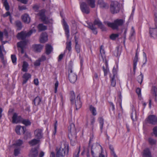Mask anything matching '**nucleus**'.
Instances as JSON below:
<instances>
[{
	"mask_svg": "<svg viewBox=\"0 0 157 157\" xmlns=\"http://www.w3.org/2000/svg\"><path fill=\"white\" fill-rule=\"evenodd\" d=\"M69 147L68 144L66 142H62L60 147L56 148V157H62L67 154L69 151Z\"/></svg>",
	"mask_w": 157,
	"mask_h": 157,
	"instance_id": "f257e3e1",
	"label": "nucleus"
},
{
	"mask_svg": "<svg viewBox=\"0 0 157 157\" xmlns=\"http://www.w3.org/2000/svg\"><path fill=\"white\" fill-rule=\"evenodd\" d=\"M69 133L68 137L70 139L71 144L72 146L74 145L77 141L76 131L75 124L72 123L68 127Z\"/></svg>",
	"mask_w": 157,
	"mask_h": 157,
	"instance_id": "f03ea898",
	"label": "nucleus"
},
{
	"mask_svg": "<svg viewBox=\"0 0 157 157\" xmlns=\"http://www.w3.org/2000/svg\"><path fill=\"white\" fill-rule=\"evenodd\" d=\"M100 147L101 148V150H102V147L99 144L97 143L93 144L92 146L89 145L88 146V148L85 149L84 147V150L81 153V155H83L84 154L85 152H86V156L87 157H90L89 154L90 150H91V155L93 157H97L94 155V152L97 151L98 148H99V147Z\"/></svg>",
	"mask_w": 157,
	"mask_h": 157,
	"instance_id": "7ed1b4c3",
	"label": "nucleus"
},
{
	"mask_svg": "<svg viewBox=\"0 0 157 157\" xmlns=\"http://www.w3.org/2000/svg\"><path fill=\"white\" fill-rule=\"evenodd\" d=\"M95 25H98L102 31H106V28L100 21L98 20H95L93 24L90 23L88 25V28L92 31L93 33L94 34H96L97 33V31L96 30L97 28L95 27Z\"/></svg>",
	"mask_w": 157,
	"mask_h": 157,
	"instance_id": "20e7f679",
	"label": "nucleus"
},
{
	"mask_svg": "<svg viewBox=\"0 0 157 157\" xmlns=\"http://www.w3.org/2000/svg\"><path fill=\"white\" fill-rule=\"evenodd\" d=\"M124 22V21L123 19H117L115 20L113 23L106 22L104 23L113 29H118L119 26H122Z\"/></svg>",
	"mask_w": 157,
	"mask_h": 157,
	"instance_id": "39448f33",
	"label": "nucleus"
},
{
	"mask_svg": "<svg viewBox=\"0 0 157 157\" xmlns=\"http://www.w3.org/2000/svg\"><path fill=\"white\" fill-rule=\"evenodd\" d=\"M120 9V5L118 2H111L110 6V10L112 14H114L118 13Z\"/></svg>",
	"mask_w": 157,
	"mask_h": 157,
	"instance_id": "423d86ee",
	"label": "nucleus"
},
{
	"mask_svg": "<svg viewBox=\"0 0 157 157\" xmlns=\"http://www.w3.org/2000/svg\"><path fill=\"white\" fill-rule=\"evenodd\" d=\"M68 76L71 82L74 83L76 82L77 79V76L71 68L68 69Z\"/></svg>",
	"mask_w": 157,
	"mask_h": 157,
	"instance_id": "0eeeda50",
	"label": "nucleus"
},
{
	"mask_svg": "<svg viewBox=\"0 0 157 157\" xmlns=\"http://www.w3.org/2000/svg\"><path fill=\"white\" fill-rule=\"evenodd\" d=\"M147 122L152 125H155L157 124V117L154 115L149 116L146 119Z\"/></svg>",
	"mask_w": 157,
	"mask_h": 157,
	"instance_id": "6e6552de",
	"label": "nucleus"
},
{
	"mask_svg": "<svg viewBox=\"0 0 157 157\" xmlns=\"http://www.w3.org/2000/svg\"><path fill=\"white\" fill-rule=\"evenodd\" d=\"M89 6L85 2H82L80 5L81 10L82 13L86 14H88L90 13V8Z\"/></svg>",
	"mask_w": 157,
	"mask_h": 157,
	"instance_id": "1a4fd4ad",
	"label": "nucleus"
},
{
	"mask_svg": "<svg viewBox=\"0 0 157 157\" xmlns=\"http://www.w3.org/2000/svg\"><path fill=\"white\" fill-rule=\"evenodd\" d=\"M97 4L100 8L102 9L106 10L109 8L108 4L103 0H98Z\"/></svg>",
	"mask_w": 157,
	"mask_h": 157,
	"instance_id": "9d476101",
	"label": "nucleus"
},
{
	"mask_svg": "<svg viewBox=\"0 0 157 157\" xmlns=\"http://www.w3.org/2000/svg\"><path fill=\"white\" fill-rule=\"evenodd\" d=\"M29 35L28 32L22 31L18 33L17 36V37L18 39L24 40L26 37L30 36Z\"/></svg>",
	"mask_w": 157,
	"mask_h": 157,
	"instance_id": "9b49d317",
	"label": "nucleus"
},
{
	"mask_svg": "<svg viewBox=\"0 0 157 157\" xmlns=\"http://www.w3.org/2000/svg\"><path fill=\"white\" fill-rule=\"evenodd\" d=\"M40 18L43 23L45 24H48L49 23V21L48 18H46L45 15V12L44 10H41L39 13Z\"/></svg>",
	"mask_w": 157,
	"mask_h": 157,
	"instance_id": "f8f14e48",
	"label": "nucleus"
},
{
	"mask_svg": "<svg viewBox=\"0 0 157 157\" xmlns=\"http://www.w3.org/2000/svg\"><path fill=\"white\" fill-rule=\"evenodd\" d=\"M22 118L21 116H17L16 113H14L12 117L13 123H17L21 122L22 120Z\"/></svg>",
	"mask_w": 157,
	"mask_h": 157,
	"instance_id": "ddd939ff",
	"label": "nucleus"
},
{
	"mask_svg": "<svg viewBox=\"0 0 157 157\" xmlns=\"http://www.w3.org/2000/svg\"><path fill=\"white\" fill-rule=\"evenodd\" d=\"M26 130V128L25 126H17L16 127L15 131L17 133L18 135H21V134H24Z\"/></svg>",
	"mask_w": 157,
	"mask_h": 157,
	"instance_id": "4468645a",
	"label": "nucleus"
},
{
	"mask_svg": "<svg viewBox=\"0 0 157 157\" xmlns=\"http://www.w3.org/2000/svg\"><path fill=\"white\" fill-rule=\"evenodd\" d=\"M38 151L36 147L31 149L30 151L29 156V157H36L38 155Z\"/></svg>",
	"mask_w": 157,
	"mask_h": 157,
	"instance_id": "2eb2a0df",
	"label": "nucleus"
},
{
	"mask_svg": "<svg viewBox=\"0 0 157 157\" xmlns=\"http://www.w3.org/2000/svg\"><path fill=\"white\" fill-rule=\"evenodd\" d=\"M149 33L151 37L154 39L157 37V28H150L149 30Z\"/></svg>",
	"mask_w": 157,
	"mask_h": 157,
	"instance_id": "dca6fc26",
	"label": "nucleus"
},
{
	"mask_svg": "<svg viewBox=\"0 0 157 157\" xmlns=\"http://www.w3.org/2000/svg\"><path fill=\"white\" fill-rule=\"evenodd\" d=\"M63 26L64 27V29L65 30V34H66L67 40L68 39L69 36V29L68 25L67 24L65 21H64L63 22Z\"/></svg>",
	"mask_w": 157,
	"mask_h": 157,
	"instance_id": "f3484780",
	"label": "nucleus"
},
{
	"mask_svg": "<svg viewBox=\"0 0 157 157\" xmlns=\"http://www.w3.org/2000/svg\"><path fill=\"white\" fill-rule=\"evenodd\" d=\"M77 100L75 101V105L76 109H78L80 108L82 106V103L80 101V97L79 96V94H78L77 97Z\"/></svg>",
	"mask_w": 157,
	"mask_h": 157,
	"instance_id": "a211bd4d",
	"label": "nucleus"
},
{
	"mask_svg": "<svg viewBox=\"0 0 157 157\" xmlns=\"http://www.w3.org/2000/svg\"><path fill=\"white\" fill-rule=\"evenodd\" d=\"M138 61L137 49L136 50L135 56L133 60V71L134 74L136 68L137 63Z\"/></svg>",
	"mask_w": 157,
	"mask_h": 157,
	"instance_id": "6ab92c4d",
	"label": "nucleus"
},
{
	"mask_svg": "<svg viewBox=\"0 0 157 157\" xmlns=\"http://www.w3.org/2000/svg\"><path fill=\"white\" fill-rule=\"evenodd\" d=\"M21 18L23 21L25 23L29 24L30 21V18L27 14L25 13L22 15Z\"/></svg>",
	"mask_w": 157,
	"mask_h": 157,
	"instance_id": "aec40b11",
	"label": "nucleus"
},
{
	"mask_svg": "<svg viewBox=\"0 0 157 157\" xmlns=\"http://www.w3.org/2000/svg\"><path fill=\"white\" fill-rule=\"evenodd\" d=\"M34 134L35 137L38 139H40L42 137V130L41 129H37L35 130Z\"/></svg>",
	"mask_w": 157,
	"mask_h": 157,
	"instance_id": "412c9836",
	"label": "nucleus"
},
{
	"mask_svg": "<svg viewBox=\"0 0 157 157\" xmlns=\"http://www.w3.org/2000/svg\"><path fill=\"white\" fill-rule=\"evenodd\" d=\"M48 40V36L46 33H42L40 36V41L41 43H44Z\"/></svg>",
	"mask_w": 157,
	"mask_h": 157,
	"instance_id": "4be33fe9",
	"label": "nucleus"
},
{
	"mask_svg": "<svg viewBox=\"0 0 157 157\" xmlns=\"http://www.w3.org/2000/svg\"><path fill=\"white\" fill-rule=\"evenodd\" d=\"M143 157H152L151 152L148 148H146L144 150Z\"/></svg>",
	"mask_w": 157,
	"mask_h": 157,
	"instance_id": "5701e85b",
	"label": "nucleus"
},
{
	"mask_svg": "<svg viewBox=\"0 0 157 157\" xmlns=\"http://www.w3.org/2000/svg\"><path fill=\"white\" fill-rule=\"evenodd\" d=\"M6 53V52L4 49V47L0 45V58H1L2 62L4 65L5 64V62L4 60V58L3 54L2 53V51Z\"/></svg>",
	"mask_w": 157,
	"mask_h": 157,
	"instance_id": "b1692460",
	"label": "nucleus"
},
{
	"mask_svg": "<svg viewBox=\"0 0 157 157\" xmlns=\"http://www.w3.org/2000/svg\"><path fill=\"white\" fill-rule=\"evenodd\" d=\"M117 77V73L113 71V76L111 77V86L113 87H114L116 84L115 78Z\"/></svg>",
	"mask_w": 157,
	"mask_h": 157,
	"instance_id": "393cba45",
	"label": "nucleus"
},
{
	"mask_svg": "<svg viewBox=\"0 0 157 157\" xmlns=\"http://www.w3.org/2000/svg\"><path fill=\"white\" fill-rule=\"evenodd\" d=\"M26 44V41H22L18 42L17 44V46L18 48V51H20V48H24Z\"/></svg>",
	"mask_w": 157,
	"mask_h": 157,
	"instance_id": "a878e982",
	"label": "nucleus"
},
{
	"mask_svg": "<svg viewBox=\"0 0 157 157\" xmlns=\"http://www.w3.org/2000/svg\"><path fill=\"white\" fill-rule=\"evenodd\" d=\"M31 75L29 73H25L22 76L23 78V84L25 83L29 79L31 78Z\"/></svg>",
	"mask_w": 157,
	"mask_h": 157,
	"instance_id": "bb28decb",
	"label": "nucleus"
},
{
	"mask_svg": "<svg viewBox=\"0 0 157 157\" xmlns=\"http://www.w3.org/2000/svg\"><path fill=\"white\" fill-rule=\"evenodd\" d=\"M87 4L91 8H94L95 7V0H86Z\"/></svg>",
	"mask_w": 157,
	"mask_h": 157,
	"instance_id": "cd10ccee",
	"label": "nucleus"
},
{
	"mask_svg": "<svg viewBox=\"0 0 157 157\" xmlns=\"http://www.w3.org/2000/svg\"><path fill=\"white\" fill-rule=\"evenodd\" d=\"M52 46L49 44H46L45 46V53L47 55H49L52 52Z\"/></svg>",
	"mask_w": 157,
	"mask_h": 157,
	"instance_id": "c85d7f7f",
	"label": "nucleus"
},
{
	"mask_svg": "<svg viewBox=\"0 0 157 157\" xmlns=\"http://www.w3.org/2000/svg\"><path fill=\"white\" fill-rule=\"evenodd\" d=\"M43 46L40 44H35L34 45V48L35 51L36 52H40L42 49Z\"/></svg>",
	"mask_w": 157,
	"mask_h": 157,
	"instance_id": "c756f323",
	"label": "nucleus"
},
{
	"mask_svg": "<svg viewBox=\"0 0 157 157\" xmlns=\"http://www.w3.org/2000/svg\"><path fill=\"white\" fill-rule=\"evenodd\" d=\"M41 99L38 96L36 97L33 100V103L36 105H39L41 101Z\"/></svg>",
	"mask_w": 157,
	"mask_h": 157,
	"instance_id": "7c9ffc66",
	"label": "nucleus"
},
{
	"mask_svg": "<svg viewBox=\"0 0 157 157\" xmlns=\"http://www.w3.org/2000/svg\"><path fill=\"white\" fill-rule=\"evenodd\" d=\"M38 28L39 31L40 32L46 30L47 27L42 24H40L38 25Z\"/></svg>",
	"mask_w": 157,
	"mask_h": 157,
	"instance_id": "2f4dec72",
	"label": "nucleus"
},
{
	"mask_svg": "<svg viewBox=\"0 0 157 157\" xmlns=\"http://www.w3.org/2000/svg\"><path fill=\"white\" fill-rule=\"evenodd\" d=\"M40 142V140H36V139H33L29 142V144L31 146L35 145L38 143Z\"/></svg>",
	"mask_w": 157,
	"mask_h": 157,
	"instance_id": "473e14b6",
	"label": "nucleus"
},
{
	"mask_svg": "<svg viewBox=\"0 0 157 157\" xmlns=\"http://www.w3.org/2000/svg\"><path fill=\"white\" fill-rule=\"evenodd\" d=\"M75 49L77 52L78 53H79L80 51V46L79 44H78V42L76 39V36H75Z\"/></svg>",
	"mask_w": 157,
	"mask_h": 157,
	"instance_id": "72a5a7b5",
	"label": "nucleus"
},
{
	"mask_svg": "<svg viewBox=\"0 0 157 157\" xmlns=\"http://www.w3.org/2000/svg\"><path fill=\"white\" fill-rule=\"evenodd\" d=\"M23 144V141L21 140H17L15 143L13 144V146L15 147H17L21 146Z\"/></svg>",
	"mask_w": 157,
	"mask_h": 157,
	"instance_id": "f704fd0d",
	"label": "nucleus"
},
{
	"mask_svg": "<svg viewBox=\"0 0 157 157\" xmlns=\"http://www.w3.org/2000/svg\"><path fill=\"white\" fill-rule=\"evenodd\" d=\"M70 100L72 103H74L75 98V96L74 92L71 91L70 92Z\"/></svg>",
	"mask_w": 157,
	"mask_h": 157,
	"instance_id": "c9c22d12",
	"label": "nucleus"
},
{
	"mask_svg": "<svg viewBox=\"0 0 157 157\" xmlns=\"http://www.w3.org/2000/svg\"><path fill=\"white\" fill-rule=\"evenodd\" d=\"M66 50H68L69 52L71 51V41H67L66 42Z\"/></svg>",
	"mask_w": 157,
	"mask_h": 157,
	"instance_id": "e433bc0d",
	"label": "nucleus"
},
{
	"mask_svg": "<svg viewBox=\"0 0 157 157\" xmlns=\"http://www.w3.org/2000/svg\"><path fill=\"white\" fill-rule=\"evenodd\" d=\"M98 120L100 125V128L102 132L104 125V119L102 117H100L98 118Z\"/></svg>",
	"mask_w": 157,
	"mask_h": 157,
	"instance_id": "4c0bfd02",
	"label": "nucleus"
},
{
	"mask_svg": "<svg viewBox=\"0 0 157 157\" xmlns=\"http://www.w3.org/2000/svg\"><path fill=\"white\" fill-rule=\"evenodd\" d=\"M28 67V64L26 62L24 61L22 65V70L23 72H27L28 71L27 68Z\"/></svg>",
	"mask_w": 157,
	"mask_h": 157,
	"instance_id": "58836bf2",
	"label": "nucleus"
},
{
	"mask_svg": "<svg viewBox=\"0 0 157 157\" xmlns=\"http://www.w3.org/2000/svg\"><path fill=\"white\" fill-rule=\"evenodd\" d=\"M21 122L23 124L26 126L29 125L31 124V122L29 120L26 119H23V118H22V120L21 121Z\"/></svg>",
	"mask_w": 157,
	"mask_h": 157,
	"instance_id": "ea45409f",
	"label": "nucleus"
},
{
	"mask_svg": "<svg viewBox=\"0 0 157 157\" xmlns=\"http://www.w3.org/2000/svg\"><path fill=\"white\" fill-rule=\"evenodd\" d=\"M151 92L152 95L155 96V100L156 102L157 101V89H152L151 90Z\"/></svg>",
	"mask_w": 157,
	"mask_h": 157,
	"instance_id": "a19ab883",
	"label": "nucleus"
},
{
	"mask_svg": "<svg viewBox=\"0 0 157 157\" xmlns=\"http://www.w3.org/2000/svg\"><path fill=\"white\" fill-rule=\"evenodd\" d=\"M143 75L142 74L141 72H140V75L138 76L137 78V81L138 82H139L140 84L142 83L143 81Z\"/></svg>",
	"mask_w": 157,
	"mask_h": 157,
	"instance_id": "79ce46f5",
	"label": "nucleus"
},
{
	"mask_svg": "<svg viewBox=\"0 0 157 157\" xmlns=\"http://www.w3.org/2000/svg\"><path fill=\"white\" fill-rule=\"evenodd\" d=\"M15 25L19 29H21L22 27V24L21 21L19 20L16 21L15 22Z\"/></svg>",
	"mask_w": 157,
	"mask_h": 157,
	"instance_id": "37998d69",
	"label": "nucleus"
},
{
	"mask_svg": "<svg viewBox=\"0 0 157 157\" xmlns=\"http://www.w3.org/2000/svg\"><path fill=\"white\" fill-rule=\"evenodd\" d=\"M106 67H107L108 66V64L106 62ZM102 68L104 72V75L105 76L107 75V74L109 72V69L107 68V67H106V68H105V67L104 66L102 67Z\"/></svg>",
	"mask_w": 157,
	"mask_h": 157,
	"instance_id": "c03bdc74",
	"label": "nucleus"
},
{
	"mask_svg": "<svg viewBox=\"0 0 157 157\" xmlns=\"http://www.w3.org/2000/svg\"><path fill=\"white\" fill-rule=\"evenodd\" d=\"M90 111L92 112L93 115H96V110L95 108L92 105H90Z\"/></svg>",
	"mask_w": 157,
	"mask_h": 157,
	"instance_id": "a18cd8bd",
	"label": "nucleus"
},
{
	"mask_svg": "<svg viewBox=\"0 0 157 157\" xmlns=\"http://www.w3.org/2000/svg\"><path fill=\"white\" fill-rule=\"evenodd\" d=\"M135 34V31L133 27H132L131 29V36L129 37V39L131 41H132V37L134 36Z\"/></svg>",
	"mask_w": 157,
	"mask_h": 157,
	"instance_id": "49530a36",
	"label": "nucleus"
},
{
	"mask_svg": "<svg viewBox=\"0 0 157 157\" xmlns=\"http://www.w3.org/2000/svg\"><path fill=\"white\" fill-rule=\"evenodd\" d=\"M148 141L149 144L151 145L155 144L156 141L155 140H154L151 138H149L148 139Z\"/></svg>",
	"mask_w": 157,
	"mask_h": 157,
	"instance_id": "de8ad7c7",
	"label": "nucleus"
},
{
	"mask_svg": "<svg viewBox=\"0 0 157 157\" xmlns=\"http://www.w3.org/2000/svg\"><path fill=\"white\" fill-rule=\"evenodd\" d=\"M3 5L6 10L9 11V10L10 6L7 1H3Z\"/></svg>",
	"mask_w": 157,
	"mask_h": 157,
	"instance_id": "09e8293b",
	"label": "nucleus"
},
{
	"mask_svg": "<svg viewBox=\"0 0 157 157\" xmlns=\"http://www.w3.org/2000/svg\"><path fill=\"white\" fill-rule=\"evenodd\" d=\"M119 35L118 34H112L110 36V38L111 40H114Z\"/></svg>",
	"mask_w": 157,
	"mask_h": 157,
	"instance_id": "8fccbe9b",
	"label": "nucleus"
},
{
	"mask_svg": "<svg viewBox=\"0 0 157 157\" xmlns=\"http://www.w3.org/2000/svg\"><path fill=\"white\" fill-rule=\"evenodd\" d=\"M109 148L110 149L111 151V154L112 155H113L114 157H117V155H116L114 151V148L111 145H110L109 146Z\"/></svg>",
	"mask_w": 157,
	"mask_h": 157,
	"instance_id": "3c124183",
	"label": "nucleus"
},
{
	"mask_svg": "<svg viewBox=\"0 0 157 157\" xmlns=\"http://www.w3.org/2000/svg\"><path fill=\"white\" fill-rule=\"evenodd\" d=\"M80 146H79L78 149L75 151L73 155V157H79L78 155L80 152Z\"/></svg>",
	"mask_w": 157,
	"mask_h": 157,
	"instance_id": "603ef678",
	"label": "nucleus"
},
{
	"mask_svg": "<svg viewBox=\"0 0 157 157\" xmlns=\"http://www.w3.org/2000/svg\"><path fill=\"white\" fill-rule=\"evenodd\" d=\"M131 117L133 121H135L136 120V113L135 111L133 112L132 113Z\"/></svg>",
	"mask_w": 157,
	"mask_h": 157,
	"instance_id": "864d4df0",
	"label": "nucleus"
},
{
	"mask_svg": "<svg viewBox=\"0 0 157 157\" xmlns=\"http://www.w3.org/2000/svg\"><path fill=\"white\" fill-rule=\"evenodd\" d=\"M11 58L12 62L13 63H16L17 61V58L15 55H12L11 56Z\"/></svg>",
	"mask_w": 157,
	"mask_h": 157,
	"instance_id": "5fc2aeb1",
	"label": "nucleus"
},
{
	"mask_svg": "<svg viewBox=\"0 0 157 157\" xmlns=\"http://www.w3.org/2000/svg\"><path fill=\"white\" fill-rule=\"evenodd\" d=\"M100 53L101 54V56L102 57L105 54V52L104 49L103 48V46L101 45V47L100 49Z\"/></svg>",
	"mask_w": 157,
	"mask_h": 157,
	"instance_id": "6e6d98bb",
	"label": "nucleus"
},
{
	"mask_svg": "<svg viewBox=\"0 0 157 157\" xmlns=\"http://www.w3.org/2000/svg\"><path fill=\"white\" fill-rule=\"evenodd\" d=\"M40 62H41L40 60L38 59V60L36 61L34 63V65L36 66H39L40 64Z\"/></svg>",
	"mask_w": 157,
	"mask_h": 157,
	"instance_id": "4d7b16f0",
	"label": "nucleus"
},
{
	"mask_svg": "<svg viewBox=\"0 0 157 157\" xmlns=\"http://www.w3.org/2000/svg\"><path fill=\"white\" fill-rule=\"evenodd\" d=\"M136 92L137 94L138 97L140 98L141 97V89H136Z\"/></svg>",
	"mask_w": 157,
	"mask_h": 157,
	"instance_id": "13d9d810",
	"label": "nucleus"
},
{
	"mask_svg": "<svg viewBox=\"0 0 157 157\" xmlns=\"http://www.w3.org/2000/svg\"><path fill=\"white\" fill-rule=\"evenodd\" d=\"M155 18V27L157 28V13H155L154 14Z\"/></svg>",
	"mask_w": 157,
	"mask_h": 157,
	"instance_id": "bf43d9fd",
	"label": "nucleus"
},
{
	"mask_svg": "<svg viewBox=\"0 0 157 157\" xmlns=\"http://www.w3.org/2000/svg\"><path fill=\"white\" fill-rule=\"evenodd\" d=\"M20 153V149H15L14 150V155L15 156H17Z\"/></svg>",
	"mask_w": 157,
	"mask_h": 157,
	"instance_id": "052dcab7",
	"label": "nucleus"
},
{
	"mask_svg": "<svg viewBox=\"0 0 157 157\" xmlns=\"http://www.w3.org/2000/svg\"><path fill=\"white\" fill-rule=\"evenodd\" d=\"M36 31V30L35 29L34 27L33 28V29L30 30L29 32H28L29 35L30 36L33 33H35Z\"/></svg>",
	"mask_w": 157,
	"mask_h": 157,
	"instance_id": "680f3d73",
	"label": "nucleus"
},
{
	"mask_svg": "<svg viewBox=\"0 0 157 157\" xmlns=\"http://www.w3.org/2000/svg\"><path fill=\"white\" fill-rule=\"evenodd\" d=\"M18 9L19 10H26L27 8L25 6H19L18 7Z\"/></svg>",
	"mask_w": 157,
	"mask_h": 157,
	"instance_id": "e2e57ef3",
	"label": "nucleus"
},
{
	"mask_svg": "<svg viewBox=\"0 0 157 157\" xmlns=\"http://www.w3.org/2000/svg\"><path fill=\"white\" fill-rule=\"evenodd\" d=\"M153 132L155 137H157V126H155L153 129Z\"/></svg>",
	"mask_w": 157,
	"mask_h": 157,
	"instance_id": "0e129e2a",
	"label": "nucleus"
},
{
	"mask_svg": "<svg viewBox=\"0 0 157 157\" xmlns=\"http://www.w3.org/2000/svg\"><path fill=\"white\" fill-rule=\"evenodd\" d=\"M39 59L40 60V61L41 62H42V61H44L45 60H46V57L45 56L43 55L41 56V58H40Z\"/></svg>",
	"mask_w": 157,
	"mask_h": 157,
	"instance_id": "69168bd1",
	"label": "nucleus"
},
{
	"mask_svg": "<svg viewBox=\"0 0 157 157\" xmlns=\"http://www.w3.org/2000/svg\"><path fill=\"white\" fill-rule=\"evenodd\" d=\"M33 9L35 11H37L39 9V6L38 5H35L33 6Z\"/></svg>",
	"mask_w": 157,
	"mask_h": 157,
	"instance_id": "338daca9",
	"label": "nucleus"
},
{
	"mask_svg": "<svg viewBox=\"0 0 157 157\" xmlns=\"http://www.w3.org/2000/svg\"><path fill=\"white\" fill-rule=\"evenodd\" d=\"M9 16H11L10 13L8 11V12H6L5 14H3V17H7Z\"/></svg>",
	"mask_w": 157,
	"mask_h": 157,
	"instance_id": "774afa93",
	"label": "nucleus"
}]
</instances>
